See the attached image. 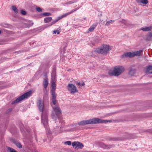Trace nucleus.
I'll list each match as a JSON object with an SVG mask.
<instances>
[{
    "instance_id": "31",
    "label": "nucleus",
    "mask_w": 152,
    "mask_h": 152,
    "mask_svg": "<svg viewBox=\"0 0 152 152\" xmlns=\"http://www.w3.org/2000/svg\"><path fill=\"white\" fill-rule=\"evenodd\" d=\"M36 10L39 12H42V9L39 7H36Z\"/></svg>"
},
{
    "instance_id": "17",
    "label": "nucleus",
    "mask_w": 152,
    "mask_h": 152,
    "mask_svg": "<svg viewBox=\"0 0 152 152\" xmlns=\"http://www.w3.org/2000/svg\"><path fill=\"white\" fill-rule=\"evenodd\" d=\"M137 3H141L143 4H147L148 3V0H136Z\"/></svg>"
},
{
    "instance_id": "38",
    "label": "nucleus",
    "mask_w": 152,
    "mask_h": 152,
    "mask_svg": "<svg viewBox=\"0 0 152 152\" xmlns=\"http://www.w3.org/2000/svg\"><path fill=\"white\" fill-rule=\"evenodd\" d=\"M85 85V84L83 82L81 84V86H84Z\"/></svg>"
},
{
    "instance_id": "22",
    "label": "nucleus",
    "mask_w": 152,
    "mask_h": 152,
    "mask_svg": "<svg viewBox=\"0 0 152 152\" xmlns=\"http://www.w3.org/2000/svg\"><path fill=\"white\" fill-rule=\"evenodd\" d=\"M12 9L13 11H14L15 13H17L18 12V10L15 6H12Z\"/></svg>"
},
{
    "instance_id": "37",
    "label": "nucleus",
    "mask_w": 152,
    "mask_h": 152,
    "mask_svg": "<svg viewBox=\"0 0 152 152\" xmlns=\"http://www.w3.org/2000/svg\"><path fill=\"white\" fill-rule=\"evenodd\" d=\"M81 84L82 83H80V82H77V83H76V84H77L79 86H81Z\"/></svg>"
},
{
    "instance_id": "33",
    "label": "nucleus",
    "mask_w": 152,
    "mask_h": 152,
    "mask_svg": "<svg viewBox=\"0 0 152 152\" xmlns=\"http://www.w3.org/2000/svg\"><path fill=\"white\" fill-rule=\"evenodd\" d=\"M52 103L53 105H55L56 103V101L55 99H52Z\"/></svg>"
},
{
    "instance_id": "13",
    "label": "nucleus",
    "mask_w": 152,
    "mask_h": 152,
    "mask_svg": "<svg viewBox=\"0 0 152 152\" xmlns=\"http://www.w3.org/2000/svg\"><path fill=\"white\" fill-rule=\"evenodd\" d=\"M152 29V27L150 26L148 27H142L140 28V29L144 31H150Z\"/></svg>"
},
{
    "instance_id": "19",
    "label": "nucleus",
    "mask_w": 152,
    "mask_h": 152,
    "mask_svg": "<svg viewBox=\"0 0 152 152\" xmlns=\"http://www.w3.org/2000/svg\"><path fill=\"white\" fill-rule=\"evenodd\" d=\"M48 79L46 78L44 80L43 82L44 86L45 88H46L48 86Z\"/></svg>"
},
{
    "instance_id": "23",
    "label": "nucleus",
    "mask_w": 152,
    "mask_h": 152,
    "mask_svg": "<svg viewBox=\"0 0 152 152\" xmlns=\"http://www.w3.org/2000/svg\"><path fill=\"white\" fill-rule=\"evenodd\" d=\"M115 20H110L108 22H107L105 24V25L107 26H108L110 23L114 22Z\"/></svg>"
},
{
    "instance_id": "24",
    "label": "nucleus",
    "mask_w": 152,
    "mask_h": 152,
    "mask_svg": "<svg viewBox=\"0 0 152 152\" xmlns=\"http://www.w3.org/2000/svg\"><path fill=\"white\" fill-rule=\"evenodd\" d=\"M152 37V33H150L149 34L147 35V40H150V38Z\"/></svg>"
},
{
    "instance_id": "4",
    "label": "nucleus",
    "mask_w": 152,
    "mask_h": 152,
    "mask_svg": "<svg viewBox=\"0 0 152 152\" xmlns=\"http://www.w3.org/2000/svg\"><path fill=\"white\" fill-rule=\"evenodd\" d=\"M31 91H30L24 94L23 95L17 98L15 100L12 101L11 102V104H12L19 102L20 101L23 100L25 98L29 97L31 94Z\"/></svg>"
},
{
    "instance_id": "9",
    "label": "nucleus",
    "mask_w": 152,
    "mask_h": 152,
    "mask_svg": "<svg viewBox=\"0 0 152 152\" xmlns=\"http://www.w3.org/2000/svg\"><path fill=\"white\" fill-rule=\"evenodd\" d=\"M72 145L73 147H75V148L77 149L79 148H82L83 147V145L82 143L78 142H73Z\"/></svg>"
},
{
    "instance_id": "20",
    "label": "nucleus",
    "mask_w": 152,
    "mask_h": 152,
    "mask_svg": "<svg viewBox=\"0 0 152 152\" xmlns=\"http://www.w3.org/2000/svg\"><path fill=\"white\" fill-rule=\"evenodd\" d=\"M69 15H70V14L69 13V12H68L63 14L62 15L59 16L58 17L59 18V19H61L64 17H66V16H68Z\"/></svg>"
},
{
    "instance_id": "11",
    "label": "nucleus",
    "mask_w": 152,
    "mask_h": 152,
    "mask_svg": "<svg viewBox=\"0 0 152 152\" xmlns=\"http://www.w3.org/2000/svg\"><path fill=\"white\" fill-rule=\"evenodd\" d=\"M60 20V19H59V17H58L56 19H55V20H54L51 23V24L50 25H48V24H47V25H45L43 26V29H44L45 28H48L49 26H50L51 25H52L54 24L56 22H57L58 21Z\"/></svg>"
},
{
    "instance_id": "5",
    "label": "nucleus",
    "mask_w": 152,
    "mask_h": 152,
    "mask_svg": "<svg viewBox=\"0 0 152 152\" xmlns=\"http://www.w3.org/2000/svg\"><path fill=\"white\" fill-rule=\"evenodd\" d=\"M142 51V50H140L137 51H135L133 52H127L124 53L122 56V58L129 57H133L135 56H140V53Z\"/></svg>"
},
{
    "instance_id": "2",
    "label": "nucleus",
    "mask_w": 152,
    "mask_h": 152,
    "mask_svg": "<svg viewBox=\"0 0 152 152\" xmlns=\"http://www.w3.org/2000/svg\"><path fill=\"white\" fill-rule=\"evenodd\" d=\"M112 48V46L108 45H103L100 48H97L94 51L99 54H106Z\"/></svg>"
},
{
    "instance_id": "1",
    "label": "nucleus",
    "mask_w": 152,
    "mask_h": 152,
    "mask_svg": "<svg viewBox=\"0 0 152 152\" xmlns=\"http://www.w3.org/2000/svg\"><path fill=\"white\" fill-rule=\"evenodd\" d=\"M37 104L39 110L40 111L43 112L44 108V102L41 99H39L38 100ZM42 121L44 127L45 128H47L48 125L47 115L44 112H42Z\"/></svg>"
},
{
    "instance_id": "10",
    "label": "nucleus",
    "mask_w": 152,
    "mask_h": 152,
    "mask_svg": "<svg viewBox=\"0 0 152 152\" xmlns=\"http://www.w3.org/2000/svg\"><path fill=\"white\" fill-rule=\"evenodd\" d=\"M79 125H84L89 124H91V119L83 120L79 122Z\"/></svg>"
},
{
    "instance_id": "7",
    "label": "nucleus",
    "mask_w": 152,
    "mask_h": 152,
    "mask_svg": "<svg viewBox=\"0 0 152 152\" xmlns=\"http://www.w3.org/2000/svg\"><path fill=\"white\" fill-rule=\"evenodd\" d=\"M52 106L54 112L55 113L56 115H55L53 113L51 115L52 118L53 119H55L61 113V111L59 107H54L53 105Z\"/></svg>"
},
{
    "instance_id": "14",
    "label": "nucleus",
    "mask_w": 152,
    "mask_h": 152,
    "mask_svg": "<svg viewBox=\"0 0 152 152\" xmlns=\"http://www.w3.org/2000/svg\"><path fill=\"white\" fill-rule=\"evenodd\" d=\"M146 72L149 74H152V66H149L146 67Z\"/></svg>"
},
{
    "instance_id": "29",
    "label": "nucleus",
    "mask_w": 152,
    "mask_h": 152,
    "mask_svg": "<svg viewBox=\"0 0 152 152\" xmlns=\"http://www.w3.org/2000/svg\"><path fill=\"white\" fill-rule=\"evenodd\" d=\"M79 8L80 7H78L75 9L72 10L71 11L69 12L70 14H71L73 12L76 11L77 10H78Z\"/></svg>"
},
{
    "instance_id": "30",
    "label": "nucleus",
    "mask_w": 152,
    "mask_h": 152,
    "mask_svg": "<svg viewBox=\"0 0 152 152\" xmlns=\"http://www.w3.org/2000/svg\"><path fill=\"white\" fill-rule=\"evenodd\" d=\"M64 144H65L70 145L71 144V142L70 141H66L64 142Z\"/></svg>"
},
{
    "instance_id": "32",
    "label": "nucleus",
    "mask_w": 152,
    "mask_h": 152,
    "mask_svg": "<svg viewBox=\"0 0 152 152\" xmlns=\"http://www.w3.org/2000/svg\"><path fill=\"white\" fill-rule=\"evenodd\" d=\"M43 15L45 16H50L51 15V13H43Z\"/></svg>"
},
{
    "instance_id": "21",
    "label": "nucleus",
    "mask_w": 152,
    "mask_h": 152,
    "mask_svg": "<svg viewBox=\"0 0 152 152\" xmlns=\"http://www.w3.org/2000/svg\"><path fill=\"white\" fill-rule=\"evenodd\" d=\"M7 151L9 152H17L14 149L10 147H8L7 148Z\"/></svg>"
},
{
    "instance_id": "15",
    "label": "nucleus",
    "mask_w": 152,
    "mask_h": 152,
    "mask_svg": "<svg viewBox=\"0 0 152 152\" xmlns=\"http://www.w3.org/2000/svg\"><path fill=\"white\" fill-rule=\"evenodd\" d=\"M136 71V69L134 68L131 67L130 69L129 74L131 75H133L135 73Z\"/></svg>"
},
{
    "instance_id": "36",
    "label": "nucleus",
    "mask_w": 152,
    "mask_h": 152,
    "mask_svg": "<svg viewBox=\"0 0 152 152\" xmlns=\"http://www.w3.org/2000/svg\"><path fill=\"white\" fill-rule=\"evenodd\" d=\"M21 13L23 15H25L26 14V12L25 11L22 10H21Z\"/></svg>"
},
{
    "instance_id": "18",
    "label": "nucleus",
    "mask_w": 152,
    "mask_h": 152,
    "mask_svg": "<svg viewBox=\"0 0 152 152\" xmlns=\"http://www.w3.org/2000/svg\"><path fill=\"white\" fill-rule=\"evenodd\" d=\"M52 19V18L51 17H48L45 18L44 19V22L45 23H49Z\"/></svg>"
},
{
    "instance_id": "35",
    "label": "nucleus",
    "mask_w": 152,
    "mask_h": 152,
    "mask_svg": "<svg viewBox=\"0 0 152 152\" xmlns=\"http://www.w3.org/2000/svg\"><path fill=\"white\" fill-rule=\"evenodd\" d=\"M56 88L52 87L51 93L55 92Z\"/></svg>"
},
{
    "instance_id": "26",
    "label": "nucleus",
    "mask_w": 152,
    "mask_h": 152,
    "mask_svg": "<svg viewBox=\"0 0 152 152\" xmlns=\"http://www.w3.org/2000/svg\"><path fill=\"white\" fill-rule=\"evenodd\" d=\"M52 99H56V95L55 92L52 93Z\"/></svg>"
},
{
    "instance_id": "25",
    "label": "nucleus",
    "mask_w": 152,
    "mask_h": 152,
    "mask_svg": "<svg viewBox=\"0 0 152 152\" xmlns=\"http://www.w3.org/2000/svg\"><path fill=\"white\" fill-rule=\"evenodd\" d=\"M75 2V1H69L67 3H64V4H71L73 3H74Z\"/></svg>"
},
{
    "instance_id": "3",
    "label": "nucleus",
    "mask_w": 152,
    "mask_h": 152,
    "mask_svg": "<svg viewBox=\"0 0 152 152\" xmlns=\"http://www.w3.org/2000/svg\"><path fill=\"white\" fill-rule=\"evenodd\" d=\"M124 70V68L122 66H116L114 67L113 72H110L108 74L110 75L118 76Z\"/></svg>"
},
{
    "instance_id": "39",
    "label": "nucleus",
    "mask_w": 152,
    "mask_h": 152,
    "mask_svg": "<svg viewBox=\"0 0 152 152\" xmlns=\"http://www.w3.org/2000/svg\"><path fill=\"white\" fill-rule=\"evenodd\" d=\"M1 30H0V34H1Z\"/></svg>"
},
{
    "instance_id": "12",
    "label": "nucleus",
    "mask_w": 152,
    "mask_h": 152,
    "mask_svg": "<svg viewBox=\"0 0 152 152\" xmlns=\"http://www.w3.org/2000/svg\"><path fill=\"white\" fill-rule=\"evenodd\" d=\"M51 80L52 81H56V71L55 70L53 69L52 71L51 75Z\"/></svg>"
},
{
    "instance_id": "34",
    "label": "nucleus",
    "mask_w": 152,
    "mask_h": 152,
    "mask_svg": "<svg viewBox=\"0 0 152 152\" xmlns=\"http://www.w3.org/2000/svg\"><path fill=\"white\" fill-rule=\"evenodd\" d=\"M53 32L54 34L57 33L58 34L60 33L59 31L58 30H54L53 31Z\"/></svg>"
},
{
    "instance_id": "8",
    "label": "nucleus",
    "mask_w": 152,
    "mask_h": 152,
    "mask_svg": "<svg viewBox=\"0 0 152 152\" xmlns=\"http://www.w3.org/2000/svg\"><path fill=\"white\" fill-rule=\"evenodd\" d=\"M67 89L71 94H74L78 91L75 86L72 84H69L68 85Z\"/></svg>"
},
{
    "instance_id": "16",
    "label": "nucleus",
    "mask_w": 152,
    "mask_h": 152,
    "mask_svg": "<svg viewBox=\"0 0 152 152\" xmlns=\"http://www.w3.org/2000/svg\"><path fill=\"white\" fill-rule=\"evenodd\" d=\"M97 25V24H94L93 25H92L89 28L88 32H91L94 30L95 29V28L96 27Z\"/></svg>"
},
{
    "instance_id": "28",
    "label": "nucleus",
    "mask_w": 152,
    "mask_h": 152,
    "mask_svg": "<svg viewBox=\"0 0 152 152\" xmlns=\"http://www.w3.org/2000/svg\"><path fill=\"white\" fill-rule=\"evenodd\" d=\"M16 145L19 148H21L22 147V146L21 144L19 142L16 143Z\"/></svg>"
},
{
    "instance_id": "27",
    "label": "nucleus",
    "mask_w": 152,
    "mask_h": 152,
    "mask_svg": "<svg viewBox=\"0 0 152 152\" xmlns=\"http://www.w3.org/2000/svg\"><path fill=\"white\" fill-rule=\"evenodd\" d=\"M56 81H52V87L56 88V85L55 83Z\"/></svg>"
},
{
    "instance_id": "6",
    "label": "nucleus",
    "mask_w": 152,
    "mask_h": 152,
    "mask_svg": "<svg viewBox=\"0 0 152 152\" xmlns=\"http://www.w3.org/2000/svg\"><path fill=\"white\" fill-rule=\"evenodd\" d=\"M112 121L106 120H102L98 118H94L91 119V124H96L99 123H110Z\"/></svg>"
}]
</instances>
